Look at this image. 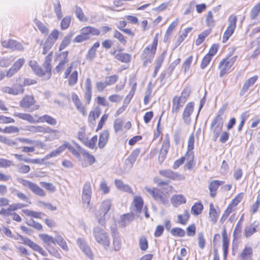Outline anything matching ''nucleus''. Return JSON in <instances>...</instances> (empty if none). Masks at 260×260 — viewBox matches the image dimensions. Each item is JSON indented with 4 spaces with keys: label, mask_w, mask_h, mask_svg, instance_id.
Returning a JSON list of instances; mask_svg holds the SVG:
<instances>
[{
    "label": "nucleus",
    "mask_w": 260,
    "mask_h": 260,
    "mask_svg": "<svg viewBox=\"0 0 260 260\" xmlns=\"http://www.w3.org/2000/svg\"><path fill=\"white\" fill-rule=\"evenodd\" d=\"M158 180L157 178H155L154 180L156 183H157L158 186L160 187V186H162L160 188L146 187L145 190L155 201L161 204H166L169 201L170 193L174 191V187L172 185H169L167 181H162L158 182Z\"/></svg>",
    "instance_id": "f257e3e1"
},
{
    "label": "nucleus",
    "mask_w": 260,
    "mask_h": 260,
    "mask_svg": "<svg viewBox=\"0 0 260 260\" xmlns=\"http://www.w3.org/2000/svg\"><path fill=\"white\" fill-rule=\"evenodd\" d=\"M52 54L51 52L45 58L42 66L35 60H30L28 61V65L33 72L37 76L49 79L52 76Z\"/></svg>",
    "instance_id": "f03ea898"
},
{
    "label": "nucleus",
    "mask_w": 260,
    "mask_h": 260,
    "mask_svg": "<svg viewBox=\"0 0 260 260\" xmlns=\"http://www.w3.org/2000/svg\"><path fill=\"white\" fill-rule=\"evenodd\" d=\"M237 55L233 56L232 54L229 53L220 60L218 66L220 77L221 78L229 73L237 60Z\"/></svg>",
    "instance_id": "7ed1b4c3"
},
{
    "label": "nucleus",
    "mask_w": 260,
    "mask_h": 260,
    "mask_svg": "<svg viewBox=\"0 0 260 260\" xmlns=\"http://www.w3.org/2000/svg\"><path fill=\"white\" fill-rule=\"evenodd\" d=\"M101 35V31L99 29L92 26H85L80 29V34L76 36L73 40V42L76 43H80L88 40L91 36H99Z\"/></svg>",
    "instance_id": "20e7f679"
},
{
    "label": "nucleus",
    "mask_w": 260,
    "mask_h": 260,
    "mask_svg": "<svg viewBox=\"0 0 260 260\" xmlns=\"http://www.w3.org/2000/svg\"><path fill=\"white\" fill-rule=\"evenodd\" d=\"M39 237L41 240L47 245L46 249L48 253L52 256L55 257L57 258H61V256L59 253L60 250L58 248L51 245L55 244V239L46 234H40Z\"/></svg>",
    "instance_id": "39448f33"
},
{
    "label": "nucleus",
    "mask_w": 260,
    "mask_h": 260,
    "mask_svg": "<svg viewBox=\"0 0 260 260\" xmlns=\"http://www.w3.org/2000/svg\"><path fill=\"white\" fill-rule=\"evenodd\" d=\"M224 112V110L220 109L211 123L210 129L213 133V140L215 142L217 141L223 129V121L222 116Z\"/></svg>",
    "instance_id": "423d86ee"
},
{
    "label": "nucleus",
    "mask_w": 260,
    "mask_h": 260,
    "mask_svg": "<svg viewBox=\"0 0 260 260\" xmlns=\"http://www.w3.org/2000/svg\"><path fill=\"white\" fill-rule=\"evenodd\" d=\"M93 235L96 242L104 249L108 247L111 243L110 237L109 233L104 229L96 227L93 230Z\"/></svg>",
    "instance_id": "0eeeda50"
},
{
    "label": "nucleus",
    "mask_w": 260,
    "mask_h": 260,
    "mask_svg": "<svg viewBox=\"0 0 260 260\" xmlns=\"http://www.w3.org/2000/svg\"><path fill=\"white\" fill-rule=\"evenodd\" d=\"M190 94V91L184 89L181 92V96H175L172 100V112L178 113L180 109L183 107L184 103L188 99Z\"/></svg>",
    "instance_id": "6e6552de"
},
{
    "label": "nucleus",
    "mask_w": 260,
    "mask_h": 260,
    "mask_svg": "<svg viewBox=\"0 0 260 260\" xmlns=\"http://www.w3.org/2000/svg\"><path fill=\"white\" fill-rule=\"evenodd\" d=\"M78 140L86 147L90 149H96V144L98 140V136H93L90 140H88L87 135L86 134L85 129L82 127L77 133Z\"/></svg>",
    "instance_id": "1a4fd4ad"
},
{
    "label": "nucleus",
    "mask_w": 260,
    "mask_h": 260,
    "mask_svg": "<svg viewBox=\"0 0 260 260\" xmlns=\"http://www.w3.org/2000/svg\"><path fill=\"white\" fill-rule=\"evenodd\" d=\"M237 16L234 14H232L229 17L228 26L223 32L222 38V43H226L230 38L234 34L237 27Z\"/></svg>",
    "instance_id": "9d476101"
},
{
    "label": "nucleus",
    "mask_w": 260,
    "mask_h": 260,
    "mask_svg": "<svg viewBox=\"0 0 260 260\" xmlns=\"http://www.w3.org/2000/svg\"><path fill=\"white\" fill-rule=\"evenodd\" d=\"M19 106L24 109L36 111L39 109L40 106L37 103L34 95L26 94L19 101Z\"/></svg>",
    "instance_id": "9b49d317"
},
{
    "label": "nucleus",
    "mask_w": 260,
    "mask_h": 260,
    "mask_svg": "<svg viewBox=\"0 0 260 260\" xmlns=\"http://www.w3.org/2000/svg\"><path fill=\"white\" fill-rule=\"evenodd\" d=\"M159 35L158 33H156L153 38L152 44L148 45L143 49L142 55L145 57L150 56L153 58L155 55L158 46Z\"/></svg>",
    "instance_id": "f8f14e48"
},
{
    "label": "nucleus",
    "mask_w": 260,
    "mask_h": 260,
    "mask_svg": "<svg viewBox=\"0 0 260 260\" xmlns=\"http://www.w3.org/2000/svg\"><path fill=\"white\" fill-rule=\"evenodd\" d=\"M69 54L68 51H64L56 55V59L59 60V63L55 67V70L57 73H61L64 69L66 65L69 61Z\"/></svg>",
    "instance_id": "ddd939ff"
},
{
    "label": "nucleus",
    "mask_w": 260,
    "mask_h": 260,
    "mask_svg": "<svg viewBox=\"0 0 260 260\" xmlns=\"http://www.w3.org/2000/svg\"><path fill=\"white\" fill-rule=\"evenodd\" d=\"M123 50V48L120 47L118 48V53H117L116 50H113L110 52V54L118 61L126 64H129L132 60V55L128 53L122 52Z\"/></svg>",
    "instance_id": "4468645a"
},
{
    "label": "nucleus",
    "mask_w": 260,
    "mask_h": 260,
    "mask_svg": "<svg viewBox=\"0 0 260 260\" xmlns=\"http://www.w3.org/2000/svg\"><path fill=\"white\" fill-rule=\"evenodd\" d=\"M159 174L162 177L173 181H182L185 180V177L183 174L173 171L170 169L161 170Z\"/></svg>",
    "instance_id": "2eb2a0df"
},
{
    "label": "nucleus",
    "mask_w": 260,
    "mask_h": 260,
    "mask_svg": "<svg viewBox=\"0 0 260 260\" xmlns=\"http://www.w3.org/2000/svg\"><path fill=\"white\" fill-rule=\"evenodd\" d=\"M20 183L24 187H27L35 194L41 197L46 196V192L37 184L25 179H21Z\"/></svg>",
    "instance_id": "dca6fc26"
},
{
    "label": "nucleus",
    "mask_w": 260,
    "mask_h": 260,
    "mask_svg": "<svg viewBox=\"0 0 260 260\" xmlns=\"http://www.w3.org/2000/svg\"><path fill=\"white\" fill-rule=\"evenodd\" d=\"M112 242L109 243V246L106 247L105 249L109 250L111 252H116L120 251L122 248V243L121 237L117 232L115 234H112Z\"/></svg>",
    "instance_id": "f3484780"
},
{
    "label": "nucleus",
    "mask_w": 260,
    "mask_h": 260,
    "mask_svg": "<svg viewBox=\"0 0 260 260\" xmlns=\"http://www.w3.org/2000/svg\"><path fill=\"white\" fill-rule=\"evenodd\" d=\"M72 101L77 110L83 116H86L87 114V108L75 92L71 94Z\"/></svg>",
    "instance_id": "a211bd4d"
},
{
    "label": "nucleus",
    "mask_w": 260,
    "mask_h": 260,
    "mask_svg": "<svg viewBox=\"0 0 260 260\" xmlns=\"http://www.w3.org/2000/svg\"><path fill=\"white\" fill-rule=\"evenodd\" d=\"M19 238L21 241V243L29 247L33 250L38 252L39 253L43 256H46L47 253L44 249L40 245L32 241L27 237H24L22 236H19Z\"/></svg>",
    "instance_id": "6ab92c4d"
},
{
    "label": "nucleus",
    "mask_w": 260,
    "mask_h": 260,
    "mask_svg": "<svg viewBox=\"0 0 260 260\" xmlns=\"http://www.w3.org/2000/svg\"><path fill=\"white\" fill-rule=\"evenodd\" d=\"M222 248L223 252L224 259L226 260L229 253L230 247V238L228 236L226 227L224 226L222 228Z\"/></svg>",
    "instance_id": "aec40b11"
},
{
    "label": "nucleus",
    "mask_w": 260,
    "mask_h": 260,
    "mask_svg": "<svg viewBox=\"0 0 260 260\" xmlns=\"http://www.w3.org/2000/svg\"><path fill=\"white\" fill-rule=\"evenodd\" d=\"M258 79V76L257 75H254L246 80L240 91V95L243 96L247 93L249 90L250 88L253 86L257 81Z\"/></svg>",
    "instance_id": "412c9836"
},
{
    "label": "nucleus",
    "mask_w": 260,
    "mask_h": 260,
    "mask_svg": "<svg viewBox=\"0 0 260 260\" xmlns=\"http://www.w3.org/2000/svg\"><path fill=\"white\" fill-rule=\"evenodd\" d=\"M2 46L6 48L10 49L13 51H23L24 47L23 45L19 42L9 39L4 40L2 42Z\"/></svg>",
    "instance_id": "4be33fe9"
},
{
    "label": "nucleus",
    "mask_w": 260,
    "mask_h": 260,
    "mask_svg": "<svg viewBox=\"0 0 260 260\" xmlns=\"http://www.w3.org/2000/svg\"><path fill=\"white\" fill-rule=\"evenodd\" d=\"M224 183V181L219 180H212L210 181L208 184L210 197L212 198H215L217 194L219 187Z\"/></svg>",
    "instance_id": "5701e85b"
},
{
    "label": "nucleus",
    "mask_w": 260,
    "mask_h": 260,
    "mask_svg": "<svg viewBox=\"0 0 260 260\" xmlns=\"http://www.w3.org/2000/svg\"><path fill=\"white\" fill-rule=\"evenodd\" d=\"M29 131L34 133L42 134H56L58 132L56 129L45 125H32L30 127Z\"/></svg>",
    "instance_id": "b1692460"
},
{
    "label": "nucleus",
    "mask_w": 260,
    "mask_h": 260,
    "mask_svg": "<svg viewBox=\"0 0 260 260\" xmlns=\"http://www.w3.org/2000/svg\"><path fill=\"white\" fill-rule=\"evenodd\" d=\"M25 63V59L23 58H20L18 59L12 65V66L7 71L6 76L7 77H11L15 74H16L22 68Z\"/></svg>",
    "instance_id": "393cba45"
},
{
    "label": "nucleus",
    "mask_w": 260,
    "mask_h": 260,
    "mask_svg": "<svg viewBox=\"0 0 260 260\" xmlns=\"http://www.w3.org/2000/svg\"><path fill=\"white\" fill-rule=\"evenodd\" d=\"M85 89L84 97L85 100L86 104L89 105L91 103L92 96V82L89 78H87L85 80Z\"/></svg>",
    "instance_id": "a878e982"
},
{
    "label": "nucleus",
    "mask_w": 260,
    "mask_h": 260,
    "mask_svg": "<svg viewBox=\"0 0 260 260\" xmlns=\"http://www.w3.org/2000/svg\"><path fill=\"white\" fill-rule=\"evenodd\" d=\"M194 103L190 102L186 105L183 114L182 118L186 124H189L191 121L190 116L194 110Z\"/></svg>",
    "instance_id": "bb28decb"
},
{
    "label": "nucleus",
    "mask_w": 260,
    "mask_h": 260,
    "mask_svg": "<svg viewBox=\"0 0 260 260\" xmlns=\"http://www.w3.org/2000/svg\"><path fill=\"white\" fill-rule=\"evenodd\" d=\"M170 202L172 205L177 208L181 205L186 203V198L183 194H174L170 198Z\"/></svg>",
    "instance_id": "cd10ccee"
},
{
    "label": "nucleus",
    "mask_w": 260,
    "mask_h": 260,
    "mask_svg": "<svg viewBox=\"0 0 260 260\" xmlns=\"http://www.w3.org/2000/svg\"><path fill=\"white\" fill-rule=\"evenodd\" d=\"M240 260H253V250L250 246H245L239 254Z\"/></svg>",
    "instance_id": "c85d7f7f"
},
{
    "label": "nucleus",
    "mask_w": 260,
    "mask_h": 260,
    "mask_svg": "<svg viewBox=\"0 0 260 260\" xmlns=\"http://www.w3.org/2000/svg\"><path fill=\"white\" fill-rule=\"evenodd\" d=\"M220 214L218 207H215L213 203L209 205V219L210 221L214 224L217 222Z\"/></svg>",
    "instance_id": "c756f323"
},
{
    "label": "nucleus",
    "mask_w": 260,
    "mask_h": 260,
    "mask_svg": "<svg viewBox=\"0 0 260 260\" xmlns=\"http://www.w3.org/2000/svg\"><path fill=\"white\" fill-rule=\"evenodd\" d=\"M81 154L83 156V160L82 163V165L83 167L91 166L95 162V157L88 151L83 150L81 152Z\"/></svg>",
    "instance_id": "7c9ffc66"
},
{
    "label": "nucleus",
    "mask_w": 260,
    "mask_h": 260,
    "mask_svg": "<svg viewBox=\"0 0 260 260\" xmlns=\"http://www.w3.org/2000/svg\"><path fill=\"white\" fill-rule=\"evenodd\" d=\"M236 210L235 208L228 205L222 214L220 220L222 221H225L230 216V214H232L229 220L230 221L233 222L236 219V214L234 213Z\"/></svg>",
    "instance_id": "2f4dec72"
},
{
    "label": "nucleus",
    "mask_w": 260,
    "mask_h": 260,
    "mask_svg": "<svg viewBox=\"0 0 260 260\" xmlns=\"http://www.w3.org/2000/svg\"><path fill=\"white\" fill-rule=\"evenodd\" d=\"M4 91L9 94L17 95L24 91L23 85L20 84H15L12 86H6L4 88Z\"/></svg>",
    "instance_id": "473e14b6"
},
{
    "label": "nucleus",
    "mask_w": 260,
    "mask_h": 260,
    "mask_svg": "<svg viewBox=\"0 0 260 260\" xmlns=\"http://www.w3.org/2000/svg\"><path fill=\"white\" fill-rule=\"evenodd\" d=\"M101 114V109L99 106L91 110L88 115L87 121L88 123H94L99 118Z\"/></svg>",
    "instance_id": "72a5a7b5"
},
{
    "label": "nucleus",
    "mask_w": 260,
    "mask_h": 260,
    "mask_svg": "<svg viewBox=\"0 0 260 260\" xmlns=\"http://www.w3.org/2000/svg\"><path fill=\"white\" fill-rule=\"evenodd\" d=\"M109 132L107 129L104 130L100 134L98 147L100 149L104 148L107 144L109 139Z\"/></svg>",
    "instance_id": "f704fd0d"
},
{
    "label": "nucleus",
    "mask_w": 260,
    "mask_h": 260,
    "mask_svg": "<svg viewBox=\"0 0 260 260\" xmlns=\"http://www.w3.org/2000/svg\"><path fill=\"white\" fill-rule=\"evenodd\" d=\"M63 146L64 147V150L66 149L68 150L76 157H80L81 155L80 150H83L81 147L79 145H77L76 148L72 146L69 143L65 142L63 144Z\"/></svg>",
    "instance_id": "c9c22d12"
},
{
    "label": "nucleus",
    "mask_w": 260,
    "mask_h": 260,
    "mask_svg": "<svg viewBox=\"0 0 260 260\" xmlns=\"http://www.w3.org/2000/svg\"><path fill=\"white\" fill-rule=\"evenodd\" d=\"M114 183L116 188L118 189L123 192H126L132 194L133 193V191L131 187L128 184H124L121 180L116 179L114 181Z\"/></svg>",
    "instance_id": "e433bc0d"
},
{
    "label": "nucleus",
    "mask_w": 260,
    "mask_h": 260,
    "mask_svg": "<svg viewBox=\"0 0 260 260\" xmlns=\"http://www.w3.org/2000/svg\"><path fill=\"white\" fill-rule=\"evenodd\" d=\"M73 35V32H70L63 37L58 46L59 51L63 50L70 45Z\"/></svg>",
    "instance_id": "4c0bfd02"
},
{
    "label": "nucleus",
    "mask_w": 260,
    "mask_h": 260,
    "mask_svg": "<svg viewBox=\"0 0 260 260\" xmlns=\"http://www.w3.org/2000/svg\"><path fill=\"white\" fill-rule=\"evenodd\" d=\"M37 123L46 122L51 125H55L57 123V120L55 118L51 117L49 115H44L38 118L36 120Z\"/></svg>",
    "instance_id": "58836bf2"
},
{
    "label": "nucleus",
    "mask_w": 260,
    "mask_h": 260,
    "mask_svg": "<svg viewBox=\"0 0 260 260\" xmlns=\"http://www.w3.org/2000/svg\"><path fill=\"white\" fill-rule=\"evenodd\" d=\"M127 25V22L125 20H121L119 22V29L123 33L126 34L131 38L135 36V32L129 28H124Z\"/></svg>",
    "instance_id": "ea45409f"
},
{
    "label": "nucleus",
    "mask_w": 260,
    "mask_h": 260,
    "mask_svg": "<svg viewBox=\"0 0 260 260\" xmlns=\"http://www.w3.org/2000/svg\"><path fill=\"white\" fill-rule=\"evenodd\" d=\"M204 210V205L201 201H198L193 204L191 208V213L194 216L201 215Z\"/></svg>",
    "instance_id": "a19ab883"
},
{
    "label": "nucleus",
    "mask_w": 260,
    "mask_h": 260,
    "mask_svg": "<svg viewBox=\"0 0 260 260\" xmlns=\"http://www.w3.org/2000/svg\"><path fill=\"white\" fill-rule=\"evenodd\" d=\"M99 47L100 43L99 42H95L88 50L86 55V59L88 60H93L96 56V49Z\"/></svg>",
    "instance_id": "79ce46f5"
},
{
    "label": "nucleus",
    "mask_w": 260,
    "mask_h": 260,
    "mask_svg": "<svg viewBox=\"0 0 260 260\" xmlns=\"http://www.w3.org/2000/svg\"><path fill=\"white\" fill-rule=\"evenodd\" d=\"M61 34V32L59 30L56 28L53 29L48 35L46 40L54 44L59 39Z\"/></svg>",
    "instance_id": "37998d69"
},
{
    "label": "nucleus",
    "mask_w": 260,
    "mask_h": 260,
    "mask_svg": "<svg viewBox=\"0 0 260 260\" xmlns=\"http://www.w3.org/2000/svg\"><path fill=\"white\" fill-rule=\"evenodd\" d=\"M133 203L136 211L140 213L142 212L144 206V201L142 198L140 196L135 197Z\"/></svg>",
    "instance_id": "c03bdc74"
},
{
    "label": "nucleus",
    "mask_w": 260,
    "mask_h": 260,
    "mask_svg": "<svg viewBox=\"0 0 260 260\" xmlns=\"http://www.w3.org/2000/svg\"><path fill=\"white\" fill-rule=\"evenodd\" d=\"M22 212L27 216L36 219H42L44 214L41 212H37L29 209H23Z\"/></svg>",
    "instance_id": "a18cd8bd"
},
{
    "label": "nucleus",
    "mask_w": 260,
    "mask_h": 260,
    "mask_svg": "<svg viewBox=\"0 0 260 260\" xmlns=\"http://www.w3.org/2000/svg\"><path fill=\"white\" fill-rule=\"evenodd\" d=\"M212 29L209 28L206 30H205L203 32H202L201 34H200L197 39L196 40L195 43L197 46H199L201 44H202L205 40V38L208 37L211 32Z\"/></svg>",
    "instance_id": "49530a36"
},
{
    "label": "nucleus",
    "mask_w": 260,
    "mask_h": 260,
    "mask_svg": "<svg viewBox=\"0 0 260 260\" xmlns=\"http://www.w3.org/2000/svg\"><path fill=\"white\" fill-rule=\"evenodd\" d=\"M68 79V84L70 86H73L77 84L78 80V71L75 70L73 71L69 76L64 77Z\"/></svg>",
    "instance_id": "de8ad7c7"
},
{
    "label": "nucleus",
    "mask_w": 260,
    "mask_h": 260,
    "mask_svg": "<svg viewBox=\"0 0 260 260\" xmlns=\"http://www.w3.org/2000/svg\"><path fill=\"white\" fill-rule=\"evenodd\" d=\"M260 14V1L255 4L249 13L250 18L251 20L256 19Z\"/></svg>",
    "instance_id": "09e8293b"
},
{
    "label": "nucleus",
    "mask_w": 260,
    "mask_h": 260,
    "mask_svg": "<svg viewBox=\"0 0 260 260\" xmlns=\"http://www.w3.org/2000/svg\"><path fill=\"white\" fill-rule=\"evenodd\" d=\"M190 218V214L188 210H185L182 214L177 216V222L182 225H185Z\"/></svg>",
    "instance_id": "8fccbe9b"
},
{
    "label": "nucleus",
    "mask_w": 260,
    "mask_h": 260,
    "mask_svg": "<svg viewBox=\"0 0 260 260\" xmlns=\"http://www.w3.org/2000/svg\"><path fill=\"white\" fill-rule=\"evenodd\" d=\"M14 116L21 119L26 120L29 123H35L36 120H35L34 117L30 114L23 113H15Z\"/></svg>",
    "instance_id": "3c124183"
},
{
    "label": "nucleus",
    "mask_w": 260,
    "mask_h": 260,
    "mask_svg": "<svg viewBox=\"0 0 260 260\" xmlns=\"http://www.w3.org/2000/svg\"><path fill=\"white\" fill-rule=\"evenodd\" d=\"M79 247L80 249L82 250V252L87 257H88L91 260H92L93 259L94 255L91 251V248L89 247V246H88L85 243H80L79 245Z\"/></svg>",
    "instance_id": "603ef678"
},
{
    "label": "nucleus",
    "mask_w": 260,
    "mask_h": 260,
    "mask_svg": "<svg viewBox=\"0 0 260 260\" xmlns=\"http://www.w3.org/2000/svg\"><path fill=\"white\" fill-rule=\"evenodd\" d=\"M139 246L142 251H146L148 249L149 243L146 236L143 235L139 238Z\"/></svg>",
    "instance_id": "864d4df0"
},
{
    "label": "nucleus",
    "mask_w": 260,
    "mask_h": 260,
    "mask_svg": "<svg viewBox=\"0 0 260 260\" xmlns=\"http://www.w3.org/2000/svg\"><path fill=\"white\" fill-rule=\"evenodd\" d=\"M111 207V203L110 200H105L103 201L100 207V211L101 214L105 216L109 211Z\"/></svg>",
    "instance_id": "5fc2aeb1"
},
{
    "label": "nucleus",
    "mask_w": 260,
    "mask_h": 260,
    "mask_svg": "<svg viewBox=\"0 0 260 260\" xmlns=\"http://www.w3.org/2000/svg\"><path fill=\"white\" fill-rule=\"evenodd\" d=\"M197 241L199 247L202 250L204 249L206 245V240L203 232L198 234Z\"/></svg>",
    "instance_id": "6e6d98bb"
},
{
    "label": "nucleus",
    "mask_w": 260,
    "mask_h": 260,
    "mask_svg": "<svg viewBox=\"0 0 260 260\" xmlns=\"http://www.w3.org/2000/svg\"><path fill=\"white\" fill-rule=\"evenodd\" d=\"M192 30V27H189L185 28L182 32V33L178 36L177 39V43L179 45L182 43L185 38L187 37L188 34Z\"/></svg>",
    "instance_id": "4d7b16f0"
},
{
    "label": "nucleus",
    "mask_w": 260,
    "mask_h": 260,
    "mask_svg": "<svg viewBox=\"0 0 260 260\" xmlns=\"http://www.w3.org/2000/svg\"><path fill=\"white\" fill-rule=\"evenodd\" d=\"M141 152V148H137L133 150L127 160L131 164L133 165L137 159L138 156L140 155Z\"/></svg>",
    "instance_id": "13d9d810"
},
{
    "label": "nucleus",
    "mask_w": 260,
    "mask_h": 260,
    "mask_svg": "<svg viewBox=\"0 0 260 260\" xmlns=\"http://www.w3.org/2000/svg\"><path fill=\"white\" fill-rule=\"evenodd\" d=\"M165 59V55L162 54L160 56H159L156 60V65L154 67V72L153 73V77H155L160 69L162 65V63L164 61Z\"/></svg>",
    "instance_id": "bf43d9fd"
},
{
    "label": "nucleus",
    "mask_w": 260,
    "mask_h": 260,
    "mask_svg": "<svg viewBox=\"0 0 260 260\" xmlns=\"http://www.w3.org/2000/svg\"><path fill=\"white\" fill-rule=\"evenodd\" d=\"M243 198V193H239L232 200L229 205L236 210L237 206L242 201Z\"/></svg>",
    "instance_id": "052dcab7"
},
{
    "label": "nucleus",
    "mask_w": 260,
    "mask_h": 260,
    "mask_svg": "<svg viewBox=\"0 0 260 260\" xmlns=\"http://www.w3.org/2000/svg\"><path fill=\"white\" fill-rule=\"evenodd\" d=\"M56 243L64 251H68L69 247L64 239L61 236H58L55 239Z\"/></svg>",
    "instance_id": "680f3d73"
},
{
    "label": "nucleus",
    "mask_w": 260,
    "mask_h": 260,
    "mask_svg": "<svg viewBox=\"0 0 260 260\" xmlns=\"http://www.w3.org/2000/svg\"><path fill=\"white\" fill-rule=\"evenodd\" d=\"M113 37L117 39L121 44L125 45L127 44V40L125 36L117 30L114 31Z\"/></svg>",
    "instance_id": "e2e57ef3"
},
{
    "label": "nucleus",
    "mask_w": 260,
    "mask_h": 260,
    "mask_svg": "<svg viewBox=\"0 0 260 260\" xmlns=\"http://www.w3.org/2000/svg\"><path fill=\"white\" fill-rule=\"evenodd\" d=\"M195 142V136L193 133H192L188 139L187 141V150L186 153L188 154L189 153H193L192 150L194 149Z\"/></svg>",
    "instance_id": "0e129e2a"
},
{
    "label": "nucleus",
    "mask_w": 260,
    "mask_h": 260,
    "mask_svg": "<svg viewBox=\"0 0 260 260\" xmlns=\"http://www.w3.org/2000/svg\"><path fill=\"white\" fill-rule=\"evenodd\" d=\"M193 62V56L192 55L189 56L184 60L182 66L184 72H186L189 71Z\"/></svg>",
    "instance_id": "69168bd1"
},
{
    "label": "nucleus",
    "mask_w": 260,
    "mask_h": 260,
    "mask_svg": "<svg viewBox=\"0 0 260 260\" xmlns=\"http://www.w3.org/2000/svg\"><path fill=\"white\" fill-rule=\"evenodd\" d=\"M123 121L122 119L118 118L115 120L113 123V128L115 133L121 132L123 127Z\"/></svg>",
    "instance_id": "338daca9"
},
{
    "label": "nucleus",
    "mask_w": 260,
    "mask_h": 260,
    "mask_svg": "<svg viewBox=\"0 0 260 260\" xmlns=\"http://www.w3.org/2000/svg\"><path fill=\"white\" fill-rule=\"evenodd\" d=\"M170 232L171 235L174 237H183L185 235V231L179 227L172 228Z\"/></svg>",
    "instance_id": "774afa93"
}]
</instances>
